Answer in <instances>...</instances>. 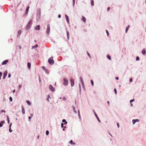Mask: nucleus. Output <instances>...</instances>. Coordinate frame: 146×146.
Here are the masks:
<instances>
[{
  "mask_svg": "<svg viewBox=\"0 0 146 146\" xmlns=\"http://www.w3.org/2000/svg\"><path fill=\"white\" fill-rule=\"evenodd\" d=\"M32 21L31 19L29 20L25 27V30L28 31L31 28L32 24Z\"/></svg>",
  "mask_w": 146,
  "mask_h": 146,
  "instance_id": "f257e3e1",
  "label": "nucleus"
},
{
  "mask_svg": "<svg viewBox=\"0 0 146 146\" xmlns=\"http://www.w3.org/2000/svg\"><path fill=\"white\" fill-rule=\"evenodd\" d=\"M48 62L50 65H52L54 64V62L53 60V57H51L49 58L48 59Z\"/></svg>",
  "mask_w": 146,
  "mask_h": 146,
  "instance_id": "f03ea898",
  "label": "nucleus"
},
{
  "mask_svg": "<svg viewBox=\"0 0 146 146\" xmlns=\"http://www.w3.org/2000/svg\"><path fill=\"white\" fill-rule=\"evenodd\" d=\"M41 16V11L40 9H39L38 10L37 13L36 18L37 20H38L40 17Z\"/></svg>",
  "mask_w": 146,
  "mask_h": 146,
  "instance_id": "7ed1b4c3",
  "label": "nucleus"
},
{
  "mask_svg": "<svg viewBox=\"0 0 146 146\" xmlns=\"http://www.w3.org/2000/svg\"><path fill=\"white\" fill-rule=\"evenodd\" d=\"M50 25L49 24L47 25V27L46 29V33L48 35H49L50 33Z\"/></svg>",
  "mask_w": 146,
  "mask_h": 146,
  "instance_id": "20e7f679",
  "label": "nucleus"
},
{
  "mask_svg": "<svg viewBox=\"0 0 146 146\" xmlns=\"http://www.w3.org/2000/svg\"><path fill=\"white\" fill-rule=\"evenodd\" d=\"M63 80L64 81L63 85L65 86L67 85L68 84V80L65 78H64L63 79Z\"/></svg>",
  "mask_w": 146,
  "mask_h": 146,
  "instance_id": "39448f33",
  "label": "nucleus"
},
{
  "mask_svg": "<svg viewBox=\"0 0 146 146\" xmlns=\"http://www.w3.org/2000/svg\"><path fill=\"white\" fill-rule=\"evenodd\" d=\"M49 88L50 90L52 92H53L55 91L54 88L53 87L52 85L50 84L49 85Z\"/></svg>",
  "mask_w": 146,
  "mask_h": 146,
  "instance_id": "423d86ee",
  "label": "nucleus"
},
{
  "mask_svg": "<svg viewBox=\"0 0 146 146\" xmlns=\"http://www.w3.org/2000/svg\"><path fill=\"white\" fill-rule=\"evenodd\" d=\"M70 81L71 83V85L72 87H73L74 85V80L71 78L70 80Z\"/></svg>",
  "mask_w": 146,
  "mask_h": 146,
  "instance_id": "0eeeda50",
  "label": "nucleus"
},
{
  "mask_svg": "<svg viewBox=\"0 0 146 146\" xmlns=\"http://www.w3.org/2000/svg\"><path fill=\"white\" fill-rule=\"evenodd\" d=\"M7 73L8 72L7 70H5L4 72L3 76V79H5V78L6 77L7 75Z\"/></svg>",
  "mask_w": 146,
  "mask_h": 146,
  "instance_id": "6e6552de",
  "label": "nucleus"
},
{
  "mask_svg": "<svg viewBox=\"0 0 146 146\" xmlns=\"http://www.w3.org/2000/svg\"><path fill=\"white\" fill-rule=\"evenodd\" d=\"M93 111L94 112V114L96 117L97 119L98 120V121L100 123V119H99V118L98 117L97 114L95 112L94 110H93Z\"/></svg>",
  "mask_w": 146,
  "mask_h": 146,
  "instance_id": "1a4fd4ad",
  "label": "nucleus"
},
{
  "mask_svg": "<svg viewBox=\"0 0 146 146\" xmlns=\"http://www.w3.org/2000/svg\"><path fill=\"white\" fill-rule=\"evenodd\" d=\"M42 68V69L45 72L46 74H49V72H48V70L44 66H43Z\"/></svg>",
  "mask_w": 146,
  "mask_h": 146,
  "instance_id": "9d476101",
  "label": "nucleus"
},
{
  "mask_svg": "<svg viewBox=\"0 0 146 146\" xmlns=\"http://www.w3.org/2000/svg\"><path fill=\"white\" fill-rule=\"evenodd\" d=\"M65 17L66 19L67 23L68 24H69L70 23L69 20L68 16L66 15H65Z\"/></svg>",
  "mask_w": 146,
  "mask_h": 146,
  "instance_id": "9b49d317",
  "label": "nucleus"
},
{
  "mask_svg": "<svg viewBox=\"0 0 146 146\" xmlns=\"http://www.w3.org/2000/svg\"><path fill=\"white\" fill-rule=\"evenodd\" d=\"M139 120L138 119H133L132 120V123L133 125H134L136 122H138Z\"/></svg>",
  "mask_w": 146,
  "mask_h": 146,
  "instance_id": "f8f14e48",
  "label": "nucleus"
},
{
  "mask_svg": "<svg viewBox=\"0 0 146 146\" xmlns=\"http://www.w3.org/2000/svg\"><path fill=\"white\" fill-rule=\"evenodd\" d=\"M80 81L82 84V86H84V82L81 76L80 77Z\"/></svg>",
  "mask_w": 146,
  "mask_h": 146,
  "instance_id": "ddd939ff",
  "label": "nucleus"
},
{
  "mask_svg": "<svg viewBox=\"0 0 146 146\" xmlns=\"http://www.w3.org/2000/svg\"><path fill=\"white\" fill-rule=\"evenodd\" d=\"M8 61L9 60H6L3 61L2 63V65H4L6 64L8 62Z\"/></svg>",
  "mask_w": 146,
  "mask_h": 146,
  "instance_id": "4468645a",
  "label": "nucleus"
},
{
  "mask_svg": "<svg viewBox=\"0 0 146 146\" xmlns=\"http://www.w3.org/2000/svg\"><path fill=\"white\" fill-rule=\"evenodd\" d=\"M5 123V121L4 120L0 122V127H2L3 125Z\"/></svg>",
  "mask_w": 146,
  "mask_h": 146,
  "instance_id": "2eb2a0df",
  "label": "nucleus"
},
{
  "mask_svg": "<svg viewBox=\"0 0 146 146\" xmlns=\"http://www.w3.org/2000/svg\"><path fill=\"white\" fill-rule=\"evenodd\" d=\"M66 35L68 40L69 39V33L68 31L66 30Z\"/></svg>",
  "mask_w": 146,
  "mask_h": 146,
  "instance_id": "dca6fc26",
  "label": "nucleus"
},
{
  "mask_svg": "<svg viewBox=\"0 0 146 146\" xmlns=\"http://www.w3.org/2000/svg\"><path fill=\"white\" fill-rule=\"evenodd\" d=\"M40 25H37L35 28V29L36 30H39L40 29Z\"/></svg>",
  "mask_w": 146,
  "mask_h": 146,
  "instance_id": "f3484780",
  "label": "nucleus"
},
{
  "mask_svg": "<svg viewBox=\"0 0 146 146\" xmlns=\"http://www.w3.org/2000/svg\"><path fill=\"white\" fill-rule=\"evenodd\" d=\"M29 6H27V8H26V9L25 12V13L26 14H28V11H29Z\"/></svg>",
  "mask_w": 146,
  "mask_h": 146,
  "instance_id": "a211bd4d",
  "label": "nucleus"
},
{
  "mask_svg": "<svg viewBox=\"0 0 146 146\" xmlns=\"http://www.w3.org/2000/svg\"><path fill=\"white\" fill-rule=\"evenodd\" d=\"M78 115L79 117V118L80 120H81V118L80 115V111L79 110H78Z\"/></svg>",
  "mask_w": 146,
  "mask_h": 146,
  "instance_id": "6ab92c4d",
  "label": "nucleus"
},
{
  "mask_svg": "<svg viewBox=\"0 0 146 146\" xmlns=\"http://www.w3.org/2000/svg\"><path fill=\"white\" fill-rule=\"evenodd\" d=\"M69 143H70V144L72 145H76V143L75 142H73V140H71L69 142Z\"/></svg>",
  "mask_w": 146,
  "mask_h": 146,
  "instance_id": "aec40b11",
  "label": "nucleus"
},
{
  "mask_svg": "<svg viewBox=\"0 0 146 146\" xmlns=\"http://www.w3.org/2000/svg\"><path fill=\"white\" fill-rule=\"evenodd\" d=\"M21 108H22V113L23 114H25V109H24V107H23V106H22Z\"/></svg>",
  "mask_w": 146,
  "mask_h": 146,
  "instance_id": "412c9836",
  "label": "nucleus"
},
{
  "mask_svg": "<svg viewBox=\"0 0 146 146\" xmlns=\"http://www.w3.org/2000/svg\"><path fill=\"white\" fill-rule=\"evenodd\" d=\"M72 107L73 109V110L74 111V113L75 114H76L77 113V112L75 110V108L74 107V106H72Z\"/></svg>",
  "mask_w": 146,
  "mask_h": 146,
  "instance_id": "4be33fe9",
  "label": "nucleus"
},
{
  "mask_svg": "<svg viewBox=\"0 0 146 146\" xmlns=\"http://www.w3.org/2000/svg\"><path fill=\"white\" fill-rule=\"evenodd\" d=\"M21 30H19L18 31V35H17V36L18 37L21 34Z\"/></svg>",
  "mask_w": 146,
  "mask_h": 146,
  "instance_id": "5701e85b",
  "label": "nucleus"
},
{
  "mask_svg": "<svg viewBox=\"0 0 146 146\" xmlns=\"http://www.w3.org/2000/svg\"><path fill=\"white\" fill-rule=\"evenodd\" d=\"M27 67L29 69H30L31 67V63L28 62L27 63Z\"/></svg>",
  "mask_w": 146,
  "mask_h": 146,
  "instance_id": "b1692460",
  "label": "nucleus"
},
{
  "mask_svg": "<svg viewBox=\"0 0 146 146\" xmlns=\"http://www.w3.org/2000/svg\"><path fill=\"white\" fill-rule=\"evenodd\" d=\"M130 26L129 25H128L126 28L125 29V32L126 33H127V32L129 29V27Z\"/></svg>",
  "mask_w": 146,
  "mask_h": 146,
  "instance_id": "393cba45",
  "label": "nucleus"
},
{
  "mask_svg": "<svg viewBox=\"0 0 146 146\" xmlns=\"http://www.w3.org/2000/svg\"><path fill=\"white\" fill-rule=\"evenodd\" d=\"M142 53L143 55H145L146 53V50L145 49H143L142 51Z\"/></svg>",
  "mask_w": 146,
  "mask_h": 146,
  "instance_id": "a878e982",
  "label": "nucleus"
},
{
  "mask_svg": "<svg viewBox=\"0 0 146 146\" xmlns=\"http://www.w3.org/2000/svg\"><path fill=\"white\" fill-rule=\"evenodd\" d=\"M62 122L64 123V124L65 125L67 123V122L66 121V119H63L62 120Z\"/></svg>",
  "mask_w": 146,
  "mask_h": 146,
  "instance_id": "bb28decb",
  "label": "nucleus"
},
{
  "mask_svg": "<svg viewBox=\"0 0 146 146\" xmlns=\"http://www.w3.org/2000/svg\"><path fill=\"white\" fill-rule=\"evenodd\" d=\"M107 58H108L109 60H111V56H110V55H108V54L107 55Z\"/></svg>",
  "mask_w": 146,
  "mask_h": 146,
  "instance_id": "cd10ccee",
  "label": "nucleus"
},
{
  "mask_svg": "<svg viewBox=\"0 0 146 146\" xmlns=\"http://www.w3.org/2000/svg\"><path fill=\"white\" fill-rule=\"evenodd\" d=\"M26 103H27V104L29 105H31V103L29 101V100H27L26 101Z\"/></svg>",
  "mask_w": 146,
  "mask_h": 146,
  "instance_id": "c85d7f7f",
  "label": "nucleus"
},
{
  "mask_svg": "<svg viewBox=\"0 0 146 146\" xmlns=\"http://www.w3.org/2000/svg\"><path fill=\"white\" fill-rule=\"evenodd\" d=\"M82 21L84 22H86V18L84 17H82Z\"/></svg>",
  "mask_w": 146,
  "mask_h": 146,
  "instance_id": "c756f323",
  "label": "nucleus"
},
{
  "mask_svg": "<svg viewBox=\"0 0 146 146\" xmlns=\"http://www.w3.org/2000/svg\"><path fill=\"white\" fill-rule=\"evenodd\" d=\"M38 45L37 44H36L35 46H32V49L37 48L38 47Z\"/></svg>",
  "mask_w": 146,
  "mask_h": 146,
  "instance_id": "7c9ffc66",
  "label": "nucleus"
},
{
  "mask_svg": "<svg viewBox=\"0 0 146 146\" xmlns=\"http://www.w3.org/2000/svg\"><path fill=\"white\" fill-rule=\"evenodd\" d=\"M7 120L8 123L9 124L10 123V120L9 116L8 115L7 116Z\"/></svg>",
  "mask_w": 146,
  "mask_h": 146,
  "instance_id": "2f4dec72",
  "label": "nucleus"
},
{
  "mask_svg": "<svg viewBox=\"0 0 146 146\" xmlns=\"http://www.w3.org/2000/svg\"><path fill=\"white\" fill-rule=\"evenodd\" d=\"M91 4L92 6H93L94 4V1L93 0H91Z\"/></svg>",
  "mask_w": 146,
  "mask_h": 146,
  "instance_id": "473e14b6",
  "label": "nucleus"
},
{
  "mask_svg": "<svg viewBox=\"0 0 146 146\" xmlns=\"http://www.w3.org/2000/svg\"><path fill=\"white\" fill-rule=\"evenodd\" d=\"M79 92L80 93H81V85L80 83L79 84Z\"/></svg>",
  "mask_w": 146,
  "mask_h": 146,
  "instance_id": "72a5a7b5",
  "label": "nucleus"
},
{
  "mask_svg": "<svg viewBox=\"0 0 146 146\" xmlns=\"http://www.w3.org/2000/svg\"><path fill=\"white\" fill-rule=\"evenodd\" d=\"M86 52L87 53V54L88 55V57H89L90 58H91V56H90V54L87 51H86Z\"/></svg>",
  "mask_w": 146,
  "mask_h": 146,
  "instance_id": "f704fd0d",
  "label": "nucleus"
},
{
  "mask_svg": "<svg viewBox=\"0 0 146 146\" xmlns=\"http://www.w3.org/2000/svg\"><path fill=\"white\" fill-rule=\"evenodd\" d=\"M139 59H140L139 57V56H137L136 57V61H139Z\"/></svg>",
  "mask_w": 146,
  "mask_h": 146,
  "instance_id": "c9c22d12",
  "label": "nucleus"
},
{
  "mask_svg": "<svg viewBox=\"0 0 146 146\" xmlns=\"http://www.w3.org/2000/svg\"><path fill=\"white\" fill-rule=\"evenodd\" d=\"M46 135H48L49 134V131L48 130H46Z\"/></svg>",
  "mask_w": 146,
  "mask_h": 146,
  "instance_id": "e433bc0d",
  "label": "nucleus"
},
{
  "mask_svg": "<svg viewBox=\"0 0 146 146\" xmlns=\"http://www.w3.org/2000/svg\"><path fill=\"white\" fill-rule=\"evenodd\" d=\"M73 1V6L74 7V6L75 2V0H72Z\"/></svg>",
  "mask_w": 146,
  "mask_h": 146,
  "instance_id": "4c0bfd02",
  "label": "nucleus"
},
{
  "mask_svg": "<svg viewBox=\"0 0 146 146\" xmlns=\"http://www.w3.org/2000/svg\"><path fill=\"white\" fill-rule=\"evenodd\" d=\"M91 82L92 85L93 86L94 84V83L93 81L92 80H91Z\"/></svg>",
  "mask_w": 146,
  "mask_h": 146,
  "instance_id": "58836bf2",
  "label": "nucleus"
},
{
  "mask_svg": "<svg viewBox=\"0 0 146 146\" xmlns=\"http://www.w3.org/2000/svg\"><path fill=\"white\" fill-rule=\"evenodd\" d=\"M9 99L11 102H12L13 101V98L11 97H10L9 98Z\"/></svg>",
  "mask_w": 146,
  "mask_h": 146,
  "instance_id": "ea45409f",
  "label": "nucleus"
},
{
  "mask_svg": "<svg viewBox=\"0 0 146 146\" xmlns=\"http://www.w3.org/2000/svg\"><path fill=\"white\" fill-rule=\"evenodd\" d=\"M64 124L63 123H61V127L62 128H63L64 127Z\"/></svg>",
  "mask_w": 146,
  "mask_h": 146,
  "instance_id": "a19ab883",
  "label": "nucleus"
},
{
  "mask_svg": "<svg viewBox=\"0 0 146 146\" xmlns=\"http://www.w3.org/2000/svg\"><path fill=\"white\" fill-rule=\"evenodd\" d=\"M4 112V113H5L6 111H5L4 110H1L0 111V113H1L2 112Z\"/></svg>",
  "mask_w": 146,
  "mask_h": 146,
  "instance_id": "79ce46f5",
  "label": "nucleus"
},
{
  "mask_svg": "<svg viewBox=\"0 0 146 146\" xmlns=\"http://www.w3.org/2000/svg\"><path fill=\"white\" fill-rule=\"evenodd\" d=\"M106 32L107 36H108L109 35V33L108 31V30H106Z\"/></svg>",
  "mask_w": 146,
  "mask_h": 146,
  "instance_id": "37998d69",
  "label": "nucleus"
},
{
  "mask_svg": "<svg viewBox=\"0 0 146 146\" xmlns=\"http://www.w3.org/2000/svg\"><path fill=\"white\" fill-rule=\"evenodd\" d=\"M114 92H115V94H117V91L116 89L115 88L114 90Z\"/></svg>",
  "mask_w": 146,
  "mask_h": 146,
  "instance_id": "c03bdc74",
  "label": "nucleus"
},
{
  "mask_svg": "<svg viewBox=\"0 0 146 146\" xmlns=\"http://www.w3.org/2000/svg\"><path fill=\"white\" fill-rule=\"evenodd\" d=\"M22 87V85H19L18 87V89H20Z\"/></svg>",
  "mask_w": 146,
  "mask_h": 146,
  "instance_id": "a18cd8bd",
  "label": "nucleus"
},
{
  "mask_svg": "<svg viewBox=\"0 0 146 146\" xmlns=\"http://www.w3.org/2000/svg\"><path fill=\"white\" fill-rule=\"evenodd\" d=\"M134 100H135L134 99H131L130 100V103H131V102H133L134 101Z\"/></svg>",
  "mask_w": 146,
  "mask_h": 146,
  "instance_id": "49530a36",
  "label": "nucleus"
},
{
  "mask_svg": "<svg viewBox=\"0 0 146 146\" xmlns=\"http://www.w3.org/2000/svg\"><path fill=\"white\" fill-rule=\"evenodd\" d=\"M9 131L10 133L12 132L13 131L11 129V128H9Z\"/></svg>",
  "mask_w": 146,
  "mask_h": 146,
  "instance_id": "de8ad7c7",
  "label": "nucleus"
},
{
  "mask_svg": "<svg viewBox=\"0 0 146 146\" xmlns=\"http://www.w3.org/2000/svg\"><path fill=\"white\" fill-rule=\"evenodd\" d=\"M129 81L130 82H132L133 80L132 79V78H130L129 79Z\"/></svg>",
  "mask_w": 146,
  "mask_h": 146,
  "instance_id": "09e8293b",
  "label": "nucleus"
},
{
  "mask_svg": "<svg viewBox=\"0 0 146 146\" xmlns=\"http://www.w3.org/2000/svg\"><path fill=\"white\" fill-rule=\"evenodd\" d=\"M11 76V74L10 73H9L8 75V77L10 78Z\"/></svg>",
  "mask_w": 146,
  "mask_h": 146,
  "instance_id": "8fccbe9b",
  "label": "nucleus"
},
{
  "mask_svg": "<svg viewBox=\"0 0 146 146\" xmlns=\"http://www.w3.org/2000/svg\"><path fill=\"white\" fill-rule=\"evenodd\" d=\"M62 99L63 100L65 101L66 100V98L65 97H64Z\"/></svg>",
  "mask_w": 146,
  "mask_h": 146,
  "instance_id": "3c124183",
  "label": "nucleus"
},
{
  "mask_svg": "<svg viewBox=\"0 0 146 146\" xmlns=\"http://www.w3.org/2000/svg\"><path fill=\"white\" fill-rule=\"evenodd\" d=\"M110 7H108V8H107V11H109L110 10Z\"/></svg>",
  "mask_w": 146,
  "mask_h": 146,
  "instance_id": "603ef678",
  "label": "nucleus"
},
{
  "mask_svg": "<svg viewBox=\"0 0 146 146\" xmlns=\"http://www.w3.org/2000/svg\"><path fill=\"white\" fill-rule=\"evenodd\" d=\"M117 125L118 128H119V123H117Z\"/></svg>",
  "mask_w": 146,
  "mask_h": 146,
  "instance_id": "864d4df0",
  "label": "nucleus"
},
{
  "mask_svg": "<svg viewBox=\"0 0 146 146\" xmlns=\"http://www.w3.org/2000/svg\"><path fill=\"white\" fill-rule=\"evenodd\" d=\"M31 118H32L31 116H30L29 117V121H30L31 119Z\"/></svg>",
  "mask_w": 146,
  "mask_h": 146,
  "instance_id": "5fc2aeb1",
  "label": "nucleus"
},
{
  "mask_svg": "<svg viewBox=\"0 0 146 146\" xmlns=\"http://www.w3.org/2000/svg\"><path fill=\"white\" fill-rule=\"evenodd\" d=\"M64 127V128L62 130L63 131H65V128H66V126H65Z\"/></svg>",
  "mask_w": 146,
  "mask_h": 146,
  "instance_id": "6e6d98bb",
  "label": "nucleus"
},
{
  "mask_svg": "<svg viewBox=\"0 0 146 146\" xmlns=\"http://www.w3.org/2000/svg\"><path fill=\"white\" fill-rule=\"evenodd\" d=\"M12 123H11L10 125H9V128H11V125H12Z\"/></svg>",
  "mask_w": 146,
  "mask_h": 146,
  "instance_id": "4d7b16f0",
  "label": "nucleus"
},
{
  "mask_svg": "<svg viewBox=\"0 0 146 146\" xmlns=\"http://www.w3.org/2000/svg\"><path fill=\"white\" fill-rule=\"evenodd\" d=\"M58 18H60L61 17V15L60 14H59L58 15Z\"/></svg>",
  "mask_w": 146,
  "mask_h": 146,
  "instance_id": "13d9d810",
  "label": "nucleus"
},
{
  "mask_svg": "<svg viewBox=\"0 0 146 146\" xmlns=\"http://www.w3.org/2000/svg\"><path fill=\"white\" fill-rule=\"evenodd\" d=\"M82 88H83L84 90H85V86H84H84H82Z\"/></svg>",
  "mask_w": 146,
  "mask_h": 146,
  "instance_id": "bf43d9fd",
  "label": "nucleus"
},
{
  "mask_svg": "<svg viewBox=\"0 0 146 146\" xmlns=\"http://www.w3.org/2000/svg\"><path fill=\"white\" fill-rule=\"evenodd\" d=\"M2 75V72H0V76L1 77Z\"/></svg>",
  "mask_w": 146,
  "mask_h": 146,
  "instance_id": "052dcab7",
  "label": "nucleus"
},
{
  "mask_svg": "<svg viewBox=\"0 0 146 146\" xmlns=\"http://www.w3.org/2000/svg\"><path fill=\"white\" fill-rule=\"evenodd\" d=\"M39 82H41V80H40V76H39Z\"/></svg>",
  "mask_w": 146,
  "mask_h": 146,
  "instance_id": "680f3d73",
  "label": "nucleus"
},
{
  "mask_svg": "<svg viewBox=\"0 0 146 146\" xmlns=\"http://www.w3.org/2000/svg\"><path fill=\"white\" fill-rule=\"evenodd\" d=\"M47 96H48V98H50V95H48Z\"/></svg>",
  "mask_w": 146,
  "mask_h": 146,
  "instance_id": "e2e57ef3",
  "label": "nucleus"
},
{
  "mask_svg": "<svg viewBox=\"0 0 146 146\" xmlns=\"http://www.w3.org/2000/svg\"><path fill=\"white\" fill-rule=\"evenodd\" d=\"M15 89L14 90H13V93H14L15 92Z\"/></svg>",
  "mask_w": 146,
  "mask_h": 146,
  "instance_id": "0e129e2a",
  "label": "nucleus"
},
{
  "mask_svg": "<svg viewBox=\"0 0 146 146\" xmlns=\"http://www.w3.org/2000/svg\"><path fill=\"white\" fill-rule=\"evenodd\" d=\"M107 103L108 105H109L110 104V102L109 101H108L107 102Z\"/></svg>",
  "mask_w": 146,
  "mask_h": 146,
  "instance_id": "69168bd1",
  "label": "nucleus"
},
{
  "mask_svg": "<svg viewBox=\"0 0 146 146\" xmlns=\"http://www.w3.org/2000/svg\"><path fill=\"white\" fill-rule=\"evenodd\" d=\"M115 79L117 80H118L119 79V78L118 77H116L115 78Z\"/></svg>",
  "mask_w": 146,
  "mask_h": 146,
  "instance_id": "338daca9",
  "label": "nucleus"
},
{
  "mask_svg": "<svg viewBox=\"0 0 146 146\" xmlns=\"http://www.w3.org/2000/svg\"><path fill=\"white\" fill-rule=\"evenodd\" d=\"M47 100L48 102H49V98H47L46 99Z\"/></svg>",
  "mask_w": 146,
  "mask_h": 146,
  "instance_id": "774afa93",
  "label": "nucleus"
}]
</instances>
